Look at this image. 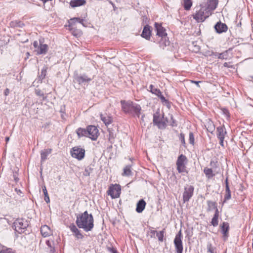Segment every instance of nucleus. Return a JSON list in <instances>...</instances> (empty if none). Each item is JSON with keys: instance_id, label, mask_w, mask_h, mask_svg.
I'll return each instance as SVG.
<instances>
[{"instance_id": "f257e3e1", "label": "nucleus", "mask_w": 253, "mask_h": 253, "mask_svg": "<svg viewBox=\"0 0 253 253\" xmlns=\"http://www.w3.org/2000/svg\"><path fill=\"white\" fill-rule=\"evenodd\" d=\"M76 223L79 228L83 229L85 232L92 230L94 227L93 216L89 214L87 211L77 216Z\"/></svg>"}, {"instance_id": "f03ea898", "label": "nucleus", "mask_w": 253, "mask_h": 253, "mask_svg": "<svg viewBox=\"0 0 253 253\" xmlns=\"http://www.w3.org/2000/svg\"><path fill=\"white\" fill-rule=\"evenodd\" d=\"M121 103L124 112L133 116H137L138 117H139L141 108L139 104L132 101L125 100H122Z\"/></svg>"}, {"instance_id": "7ed1b4c3", "label": "nucleus", "mask_w": 253, "mask_h": 253, "mask_svg": "<svg viewBox=\"0 0 253 253\" xmlns=\"http://www.w3.org/2000/svg\"><path fill=\"white\" fill-rule=\"evenodd\" d=\"M206 8L203 4L195 8V12L193 14V17L197 22H202L211 15V13Z\"/></svg>"}, {"instance_id": "20e7f679", "label": "nucleus", "mask_w": 253, "mask_h": 253, "mask_svg": "<svg viewBox=\"0 0 253 253\" xmlns=\"http://www.w3.org/2000/svg\"><path fill=\"white\" fill-rule=\"evenodd\" d=\"M28 226V223L24 219H17L13 223L12 228L16 232L22 233L24 232L25 229Z\"/></svg>"}, {"instance_id": "39448f33", "label": "nucleus", "mask_w": 253, "mask_h": 253, "mask_svg": "<svg viewBox=\"0 0 253 253\" xmlns=\"http://www.w3.org/2000/svg\"><path fill=\"white\" fill-rule=\"evenodd\" d=\"M187 161V158L182 154L178 157L176 161V166L179 173L184 172L186 171L185 165Z\"/></svg>"}, {"instance_id": "423d86ee", "label": "nucleus", "mask_w": 253, "mask_h": 253, "mask_svg": "<svg viewBox=\"0 0 253 253\" xmlns=\"http://www.w3.org/2000/svg\"><path fill=\"white\" fill-rule=\"evenodd\" d=\"M70 153L72 157L82 160L84 157L85 150L82 148L76 146L71 150Z\"/></svg>"}, {"instance_id": "0eeeda50", "label": "nucleus", "mask_w": 253, "mask_h": 253, "mask_svg": "<svg viewBox=\"0 0 253 253\" xmlns=\"http://www.w3.org/2000/svg\"><path fill=\"white\" fill-rule=\"evenodd\" d=\"M182 234L181 231L180 230L178 233L176 235L174 240V244L177 253H182L183 252V245L182 242Z\"/></svg>"}, {"instance_id": "6e6552de", "label": "nucleus", "mask_w": 253, "mask_h": 253, "mask_svg": "<svg viewBox=\"0 0 253 253\" xmlns=\"http://www.w3.org/2000/svg\"><path fill=\"white\" fill-rule=\"evenodd\" d=\"M121 188L120 185L115 184L110 186L108 190V195H110L112 199L117 198L121 194Z\"/></svg>"}, {"instance_id": "1a4fd4ad", "label": "nucleus", "mask_w": 253, "mask_h": 253, "mask_svg": "<svg viewBox=\"0 0 253 253\" xmlns=\"http://www.w3.org/2000/svg\"><path fill=\"white\" fill-rule=\"evenodd\" d=\"M87 137L93 140L97 139L98 136V130L97 127L94 126H90L87 128Z\"/></svg>"}, {"instance_id": "9d476101", "label": "nucleus", "mask_w": 253, "mask_h": 253, "mask_svg": "<svg viewBox=\"0 0 253 253\" xmlns=\"http://www.w3.org/2000/svg\"><path fill=\"white\" fill-rule=\"evenodd\" d=\"M194 187L193 186H189L185 187L183 194V199L184 202H188L193 194Z\"/></svg>"}, {"instance_id": "9b49d317", "label": "nucleus", "mask_w": 253, "mask_h": 253, "mask_svg": "<svg viewBox=\"0 0 253 253\" xmlns=\"http://www.w3.org/2000/svg\"><path fill=\"white\" fill-rule=\"evenodd\" d=\"M218 4V0H209L206 3L203 4L207 8V10L212 14V11L216 8Z\"/></svg>"}, {"instance_id": "f8f14e48", "label": "nucleus", "mask_w": 253, "mask_h": 253, "mask_svg": "<svg viewBox=\"0 0 253 253\" xmlns=\"http://www.w3.org/2000/svg\"><path fill=\"white\" fill-rule=\"evenodd\" d=\"M149 88L151 89L150 90L151 92L152 93L155 94L156 95H157L160 98L161 101L163 103H165L166 104L169 103L168 100L165 98V97L163 96L161 91L159 89H158L157 88H154L153 85L152 84L150 85Z\"/></svg>"}, {"instance_id": "ddd939ff", "label": "nucleus", "mask_w": 253, "mask_h": 253, "mask_svg": "<svg viewBox=\"0 0 253 253\" xmlns=\"http://www.w3.org/2000/svg\"><path fill=\"white\" fill-rule=\"evenodd\" d=\"M214 29L216 32L218 34L226 32L227 31V26L223 23L219 21L214 25Z\"/></svg>"}, {"instance_id": "4468645a", "label": "nucleus", "mask_w": 253, "mask_h": 253, "mask_svg": "<svg viewBox=\"0 0 253 253\" xmlns=\"http://www.w3.org/2000/svg\"><path fill=\"white\" fill-rule=\"evenodd\" d=\"M221 232L223 234V238L224 240H226L228 237L229 224L228 222H224L220 225Z\"/></svg>"}, {"instance_id": "2eb2a0df", "label": "nucleus", "mask_w": 253, "mask_h": 253, "mask_svg": "<svg viewBox=\"0 0 253 253\" xmlns=\"http://www.w3.org/2000/svg\"><path fill=\"white\" fill-rule=\"evenodd\" d=\"M159 45L161 48L165 50H169V46H170V42L168 40L167 36L161 38L159 42Z\"/></svg>"}, {"instance_id": "dca6fc26", "label": "nucleus", "mask_w": 253, "mask_h": 253, "mask_svg": "<svg viewBox=\"0 0 253 253\" xmlns=\"http://www.w3.org/2000/svg\"><path fill=\"white\" fill-rule=\"evenodd\" d=\"M155 27L156 30L157 31V35L161 38L167 36V33L166 30L164 27H162V25L157 23L155 24Z\"/></svg>"}, {"instance_id": "f3484780", "label": "nucleus", "mask_w": 253, "mask_h": 253, "mask_svg": "<svg viewBox=\"0 0 253 253\" xmlns=\"http://www.w3.org/2000/svg\"><path fill=\"white\" fill-rule=\"evenodd\" d=\"M69 228L77 239L83 238L84 236L81 234L80 231L78 229L75 224H71L69 226Z\"/></svg>"}, {"instance_id": "a211bd4d", "label": "nucleus", "mask_w": 253, "mask_h": 253, "mask_svg": "<svg viewBox=\"0 0 253 253\" xmlns=\"http://www.w3.org/2000/svg\"><path fill=\"white\" fill-rule=\"evenodd\" d=\"M75 81L79 84H85L91 81V79L85 75L77 76L75 78Z\"/></svg>"}, {"instance_id": "6ab92c4d", "label": "nucleus", "mask_w": 253, "mask_h": 253, "mask_svg": "<svg viewBox=\"0 0 253 253\" xmlns=\"http://www.w3.org/2000/svg\"><path fill=\"white\" fill-rule=\"evenodd\" d=\"M41 232L42 236L46 237L52 234V231L50 228L46 225L42 226L41 228Z\"/></svg>"}, {"instance_id": "aec40b11", "label": "nucleus", "mask_w": 253, "mask_h": 253, "mask_svg": "<svg viewBox=\"0 0 253 253\" xmlns=\"http://www.w3.org/2000/svg\"><path fill=\"white\" fill-rule=\"evenodd\" d=\"M146 202L143 199L139 200L136 205V211L138 213H141L144 210L146 206Z\"/></svg>"}, {"instance_id": "412c9836", "label": "nucleus", "mask_w": 253, "mask_h": 253, "mask_svg": "<svg viewBox=\"0 0 253 253\" xmlns=\"http://www.w3.org/2000/svg\"><path fill=\"white\" fill-rule=\"evenodd\" d=\"M217 136L219 138H224L226 131L224 126H219L216 129Z\"/></svg>"}, {"instance_id": "4be33fe9", "label": "nucleus", "mask_w": 253, "mask_h": 253, "mask_svg": "<svg viewBox=\"0 0 253 253\" xmlns=\"http://www.w3.org/2000/svg\"><path fill=\"white\" fill-rule=\"evenodd\" d=\"M48 49V46L46 44H42L40 42V45L38 47V49L36 50L37 54H45Z\"/></svg>"}, {"instance_id": "5701e85b", "label": "nucleus", "mask_w": 253, "mask_h": 253, "mask_svg": "<svg viewBox=\"0 0 253 253\" xmlns=\"http://www.w3.org/2000/svg\"><path fill=\"white\" fill-rule=\"evenodd\" d=\"M151 35V31H150V27L147 25L144 27L141 36L143 38H145L146 39H148L150 37Z\"/></svg>"}, {"instance_id": "b1692460", "label": "nucleus", "mask_w": 253, "mask_h": 253, "mask_svg": "<svg viewBox=\"0 0 253 253\" xmlns=\"http://www.w3.org/2000/svg\"><path fill=\"white\" fill-rule=\"evenodd\" d=\"M85 3V0H72L70 2V5L73 7L82 6Z\"/></svg>"}, {"instance_id": "393cba45", "label": "nucleus", "mask_w": 253, "mask_h": 253, "mask_svg": "<svg viewBox=\"0 0 253 253\" xmlns=\"http://www.w3.org/2000/svg\"><path fill=\"white\" fill-rule=\"evenodd\" d=\"M52 150L51 149H44L41 152V161L44 162L47 159V156L51 153Z\"/></svg>"}, {"instance_id": "a878e982", "label": "nucleus", "mask_w": 253, "mask_h": 253, "mask_svg": "<svg viewBox=\"0 0 253 253\" xmlns=\"http://www.w3.org/2000/svg\"><path fill=\"white\" fill-rule=\"evenodd\" d=\"M225 184V194L224 196V199L225 200H228L231 198V192L228 185L227 178L226 179Z\"/></svg>"}, {"instance_id": "bb28decb", "label": "nucleus", "mask_w": 253, "mask_h": 253, "mask_svg": "<svg viewBox=\"0 0 253 253\" xmlns=\"http://www.w3.org/2000/svg\"><path fill=\"white\" fill-rule=\"evenodd\" d=\"M204 172L208 179L211 178L215 175V174L213 173V170L210 168H205L204 169Z\"/></svg>"}, {"instance_id": "cd10ccee", "label": "nucleus", "mask_w": 253, "mask_h": 253, "mask_svg": "<svg viewBox=\"0 0 253 253\" xmlns=\"http://www.w3.org/2000/svg\"><path fill=\"white\" fill-rule=\"evenodd\" d=\"M161 119L160 118L158 114H154L153 116V123L155 125H157L158 127L163 126L162 123L161 122Z\"/></svg>"}, {"instance_id": "c85d7f7f", "label": "nucleus", "mask_w": 253, "mask_h": 253, "mask_svg": "<svg viewBox=\"0 0 253 253\" xmlns=\"http://www.w3.org/2000/svg\"><path fill=\"white\" fill-rule=\"evenodd\" d=\"M132 174V172L131 169V166L127 165L124 168V171L122 173L123 176H129Z\"/></svg>"}, {"instance_id": "c756f323", "label": "nucleus", "mask_w": 253, "mask_h": 253, "mask_svg": "<svg viewBox=\"0 0 253 253\" xmlns=\"http://www.w3.org/2000/svg\"><path fill=\"white\" fill-rule=\"evenodd\" d=\"M207 204H208V208H207V211H210L213 210H214L215 209H216V203L215 202L211 201H207Z\"/></svg>"}, {"instance_id": "7c9ffc66", "label": "nucleus", "mask_w": 253, "mask_h": 253, "mask_svg": "<svg viewBox=\"0 0 253 253\" xmlns=\"http://www.w3.org/2000/svg\"><path fill=\"white\" fill-rule=\"evenodd\" d=\"M101 119L105 124L106 126L109 125L112 122V119L110 116H104L103 115H101Z\"/></svg>"}, {"instance_id": "2f4dec72", "label": "nucleus", "mask_w": 253, "mask_h": 253, "mask_svg": "<svg viewBox=\"0 0 253 253\" xmlns=\"http://www.w3.org/2000/svg\"><path fill=\"white\" fill-rule=\"evenodd\" d=\"M77 133L79 137H81L82 136H87V129H85L84 128H79L77 130Z\"/></svg>"}, {"instance_id": "473e14b6", "label": "nucleus", "mask_w": 253, "mask_h": 253, "mask_svg": "<svg viewBox=\"0 0 253 253\" xmlns=\"http://www.w3.org/2000/svg\"><path fill=\"white\" fill-rule=\"evenodd\" d=\"M192 5L191 0H183V5L184 9L186 10H188L190 9Z\"/></svg>"}, {"instance_id": "72a5a7b5", "label": "nucleus", "mask_w": 253, "mask_h": 253, "mask_svg": "<svg viewBox=\"0 0 253 253\" xmlns=\"http://www.w3.org/2000/svg\"><path fill=\"white\" fill-rule=\"evenodd\" d=\"M160 123H162L164 126L159 128L161 129L165 128L167 126V124L168 123H169V118H168L167 117H165L163 115L162 118L161 119V122Z\"/></svg>"}, {"instance_id": "f704fd0d", "label": "nucleus", "mask_w": 253, "mask_h": 253, "mask_svg": "<svg viewBox=\"0 0 253 253\" xmlns=\"http://www.w3.org/2000/svg\"><path fill=\"white\" fill-rule=\"evenodd\" d=\"M0 253H16L15 251L11 248H8L6 247H3Z\"/></svg>"}, {"instance_id": "c9c22d12", "label": "nucleus", "mask_w": 253, "mask_h": 253, "mask_svg": "<svg viewBox=\"0 0 253 253\" xmlns=\"http://www.w3.org/2000/svg\"><path fill=\"white\" fill-rule=\"evenodd\" d=\"M42 191L44 195V201L46 202V203H48L50 202V199L48 195L47 191L45 186L42 187Z\"/></svg>"}, {"instance_id": "e433bc0d", "label": "nucleus", "mask_w": 253, "mask_h": 253, "mask_svg": "<svg viewBox=\"0 0 253 253\" xmlns=\"http://www.w3.org/2000/svg\"><path fill=\"white\" fill-rule=\"evenodd\" d=\"M154 232L156 233V236L158 238L159 241L162 242L163 241L164 237V231H161L159 232H157L156 231H154Z\"/></svg>"}, {"instance_id": "4c0bfd02", "label": "nucleus", "mask_w": 253, "mask_h": 253, "mask_svg": "<svg viewBox=\"0 0 253 253\" xmlns=\"http://www.w3.org/2000/svg\"><path fill=\"white\" fill-rule=\"evenodd\" d=\"M93 170V168H92L90 166H88L85 168L84 171V175L85 176H88L90 175V174L92 172Z\"/></svg>"}, {"instance_id": "58836bf2", "label": "nucleus", "mask_w": 253, "mask_h": 253, "mask_svg": "<svg viewBox=\"0 0 253 253\" xmlns=\"http://www.w3.org/2000/svg\"><path fill=\"white\" fill-rule=\"evenodd\" d=\"M54 242L53 241L50 240H47L46 241V245L50 248V252L51 253H53L54 252V248L52 247V245H53Z\"/></svg>"}, {"instance_id": "ea45409f", "label": "nucleus", "mask_w": 253, "mask_h": 253, "mask_svg": "<svg viewBox=\"0 0 253 253\" xmlns=\"http://www.w3.org/2000/svg\"><path fill=\"white\" fill-rule=\"evenodd\" d=\"M218 216H217L216 215H214L213 218L211 219V224L213 226L216 227L218 224Z\"/></svg>"}, {"instance_id": "a19ab883", "label": "nucleus", "mask_w": 253, "mask_h": 253, "mask_svg": "<svg viewBox=\"0 0 253 253\" xmlns=\"http://www.w3.org/2000/svg\"><path fill=\"white\" fill-rule=\"evenodd\" d=\"M35 93L37 95L42 97L43 100H44L46 97L44 96L43 93L40 89H36Z\"/></svg>"}, {"instance_id": "79ce46f5", "label": "nucleus", "mask_w": 253, "mask_h": 253, "mask_svg": "<svg viewBox=\"0 0 253 253\" xmlns=\"http://www.w3.org/2000/svg\"><path fill=\"white\" fill-rule=\"evenodd\" d=\"M194 135H193V133L191 132H190L189 133V143L192 144V145H194Z\"/></svg>"}, {"instance_id": "37998d69", "label": "nucleus", "mask_w": 253, "mask_h": 253, "mask_svg": "<svg viewBox=\"0 0 253 253\" xmlns=\"http://www.w3.org/2000/svg\"><path fill=\"white\" fill-rule=\"evenodd\" d=\"M170 120H169V124L171 126H174L176 125L175 120L172 115L169 114Z\"/></svg>"}, {"instance_id": "c03bdc74", "label": "nucleus", "mask_w": 253, "mask_h": 253, "mask_svg": "<svg viewBox=\"0 0 253 253\" xmlns=\"http://www.w3.org/2000/svg\"><path fill=\"white\" fill-rule=\"evenodd\" d=\"M71 20L73 21L78 22L80 23H81L82 25H84L83 24L84 20L83 19H81L80 18H74L73 19H71Z\"/></svg>"}, {"instance_id": "a18cd8bd", "label": "nucleus", "mask_w": 253, "mask_h": 253, "mask_svg": "<svg viewBox=\"0 0 253 253\" xmlns=\"http://www.w3.org/2000/svg\"><path fill=\"white\" fill-rule=\"evenodd\" d=\"M46 68H43L42 70V72H41V77L43 79L45 75H46Z\"/></svg>"}, {"instance_id": "49530a36", "label": "nucleus", "mask_w": 253, "mask_h": 253, "mask_svg": "<svg viewBox=\"0 0 253 253\" xmlns=\"http://www.w3.org/2000/svg\"><path fill=\"white\" fill-rule=\"evenodd\" d=\"M179 139H180L181 143L183 145H185V139H184V135L183 133H180Z\"/></svg>"}, {"instance_id": "de8ad7c7", "label": "nucleus", "mask_w": 253, "mask_h": 253, "mask_svg": "<svg viewBox=\"0 0 253 253\" xmlns=\"http://www.w3.org/2000/svg\"><path fill=\"white\" fill-rule=\"evenodd\" d=\"M33 46L35 48H38L39 46L37 41H35L33 43Z\"/></svg>"}, {"instance_id": "09e8293b", "label": "nucleus", "mask_w": 253, "mask_h": 253, "mask_svg": "<svg viewBox=\"0 0 253 253\" xmlns=\"http://www.w3.org/2000/svg\"><path fill=\"white\" fill-rule=\"evenodd\" d=\"M224 54H225L224 53H220L219 55L218 58L220 59H224Z\"/></svg>"}, {"instance_id": "8fccbe9b", "label": "nucleus", "mask_w": 253, "mask_h": 253, "mask_svg": "<svg viewBox=\"0 0 253 253\" xmlns=\"http://www.w3.org/2000/svg\"><path fill=\"white\" fill-rule=\"evenodd\" d=\"M9 89L6 88V89L4 90V95H5V96H7V95H8V94H9Z\"/></svg>"}, {"instance_id": "3c124183", "label": "nucleus", "mask_w": 253, "mask_h": 253, "mask_svg": "<svg viewBox=\"0 0 253 253\" xmlns=\"http://www.w3.org/2000/svg\"><path fill=\"white\" fill-rule=\"evenodd\" d=\"M219 140H220V144L221 145V146H223V141H224V138H219Z\"/></svg>"}, {"instance_id": "603ef678", "label": "nucleus", "mask_w": 253, "mask_h": 253, "mask_svg": "<svg viewBox=\"0 0 253 253\" xmlns=\"http://www.w3.org/2000/svg\"><path fill=\"white\" fill-rule=\"evenodd\" d=\"M214 210H215V212L214 215H216L217 216H219V211L217 208L216 207V209H215Z\"/></svg>"}, {"instance_id": "864d4df0", "label": "nucleus", "mask_w": 253, "mask_h": 253, "mask_svg": "<svg viewBox=\"0 0 253 253\" xmlns=\"http://www.w3.org/2000/svg\"><path fill=\"white\" fill-rule=\"evenodd\" d=\"M208 250L211 253H213V251H212V248L211 247V245H210L209 247H208Z\"/></svg>"}, {"instance_id": "5fc2aeb1", "label": "nucleus", "mask_w": 253, "mask_h": 253, "mask_svg": "<svg viewBox=\"0 0 253 253\" xmlns=\"http://www.w3.org/2000/svg\"><path fill=\"white\" fill-rule=\"evenodd\" d=\"M192 82L196 84L198 86H200L199 84L201 82L200 81H192Z\"/></svg>"}, {"instance_id": "6e6d98bb", "label": "nucleus", "mask_w": 253, "mask_h": 253, "mask_svg": "<svg viewBox=\"0 0 253 253\" xmlns=\"http://www.w3.org/2000/svg\"><path fill=\"white\" fill-rule=\"evenodd\" d=\"M9 137H6L5 138V141H6V142H7L9 141Z\"/></svg>"}, {"instance_id": "4d7b16f0", "label": "nucleus", "mask_w": 253, "mask_h": 253, "mask_svg": "<svg viewBox=\"0 0 253 253\" xmlns=\"http://www.w3.org/2000/svg\"><path fill=\"white\" fill-rule=\"evenodd\" d=\"M112 253H118L117 251L114 249H112Z\"/></svg>"}, {"instance_id": "13d9d810", "label": "nucleus", "mask_w": 253, "mask_h": 253, "mask_svg": "<svg viewBox=\"0 0 253 253\" xmlns=\"http://www.w3.org/2000/svg\"><path fill=\"white\" fill-rule=\"evenodd\" d=\"M224 113H225L226 114L228 115L229 114V113L228 112V111L227 110H225L224 111Z\"/></svg>"}, {"instance_id": "bf43d9fd", "label": "nucleus", "mask_w": 253, "mask_h": 253, "mask_svg": "<svg viewBox=\"0 0 253 253\" xmlns=\"http://www.w3.org/2000/svg\"><path fill=\"white\" fill-rule=\"evenodd\" d=\"M29 55V53L27 52V55Z\"/></svg>"}, {"instance_id": "052dcab7", "label": "nucleus", "mask_w": 253, "mask_h": 253, "mask_svg": "<svg viewBox=\"0 0 253 253\" xmlns=\"http://www.w3.org/2000/svg\"><path fill=\"white\" fill-rule=\"evenodd\" d=\"M29 55V53L27 52V55Z\"/></svg>"}, {"instance_id": "680f3d73", "label": "nucleus", "mask_w": 253, "mask_h": 253, "mask_svg": "<svg viewBox=\"0 0 253 253\" xmlns=\"http://www.w3.org/2000/svg\"><path fill=\"white\" fill-rule=\"evenodd\" d=\"M252 78H253V77Z\"/></svg>"}]
</instances>
